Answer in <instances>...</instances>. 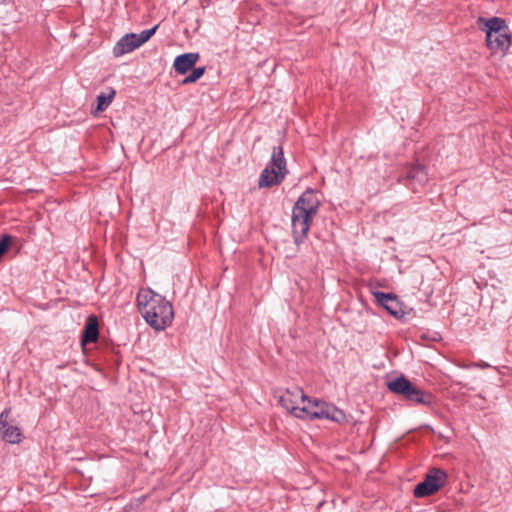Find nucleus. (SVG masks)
I'll return each mask as SVG.
<instances>
[{
    "label": "nucleus",
    "mask_w": 512,
    "mask_h": 512,
    "mask_svg": "<svg viewBox=\"0 0 512 512\" xmlns=\"http://www.w3.org/2000/svg\"><path fill=\"white\" fill-rule=\"evenodd\" d=\"M137 307L146 323L156 331H163L174 319L172 304L151 288L140 289L136 297Z\"/></svg>",
    "instance_id": "nucleus-1"
},
{
    "label": "nucleus",
    "mask_w": 512,
    "mask_h": 512,
    "mask_svg": "<svg viewBox=\"0 0 512 512\" xmlns=\"http://www.w3.org/2000/svg\"><path fill=\"white\" fill-rule=\"evenodd\" d=\"M321 205L316 191L307 188L297 199L291 216L292 236L294 243L299 246L307 239L312 221Z\"/></svg>",
    "instance_id": "nucleus-2"
},
{
    "label": "nucleus",
    "mask_w": 512,
    "mask_h": 512,
    "mask_svg": "<svg viewBox=\"0 0 512 512\" xmlns=\"http://www.w3.org/2000/svg\"><path fill=\"white\" fill-rule=\"evenodd\" d=\"M390 392L402 396L407 401L431 407L435 403L432 393L426 392L401 374L387 382Z\"/></svg>",
    "instance_id": "nucleus-3"
},
{
    "label": "nucleus",
    "mask_w": 512,
    "mask_h": 512,
    "mask_svg": "<svg viewBox=\"0 0 512 512\" xmlns=\"http://www.w3.org/2000/svg\"><path fill=\"white\" fill-rule=\"evenodd\" d=\"M288 173L282 145L274 146L270 162L259 176L258 186L260 188H270L280 185Z\"/></svg>",
    "instance_id": "nucleus-4"
},
{
    "label": "nucleus",
    "mask_w": 512,
    "mask_h": 512,
    "mask_svg": "<svg viewBox=\"0 0 512 512\" xmlns=\"http://www.w3.org/2000/svg\"><path fill=\"white\" fill-rule=\"evenodd\" d=\"M300 395L303 403L309 402L311 410V420L314 419H327L342 424L347 421L346 414L343 410L337 408L335 405L322 401L320 399H311L307 396L301 388L296 387V396Z\"/></svg>",
    "instance_id": "nucleus-5"
},
{
    "label": "nucleus",
    "mask_w": 512,
    "mask_h": 512,
    "mask_svg": "<svg viewBox=\"0 0 512 512\" xmlns=\"http://www.w3.org/2000/svg\"><path fill=\"white\" fill-rule=\"evenodd\" d=\"M447 479L448 474L445 470L433 467L428 470L424 479L414 487L413 495L416 498L431 496L446 485Z\"/></svg>",
    "instance_id": "nucleus-6"
},
{
    "label": "nucleus",
    "mask_w": 512,
    "mask_h": 512,
    "mask_svg": "<svg viewBox=\"0 0 512 512\" xmlns=\"http://www.w3.org/2000/svg\"><path fill=\"white\" fill-rule=\"evenodd\" d=\"M373 296L375 297L376 302L390 315L396 319L404 318L406 314L404 311V305L396 294L392 292L375 291L373 292Z\"/></svg>",
    "instance_id": "nucleus-7"
},
{
    "label": "nucleus",
    "mask_w": 512,
    "mask_h": 512,
    "mask_svg": "<svg viewBox=\"0 0 512 512\" xmlns=\"http://www.w3.org/2000/svg\"><path fill=\"white\" fill-rule=\"evenodd\" d=\"M477 24L479 28L486 33V38L489 40L495 33L509 31L506 21L499 17H491L489 19L479 17Z\"/></svg>",
    "instance_id": "nucleus-8"
},
{
    "label": "nucleus",
    "mask_w": 512,
    "mask_h": 512,
    "mask_svg": "<svg viewBox=\"0 0 512 512\" xmlns=\"http://www.w3.org/2000/svg\"><path fill=\"white\" fill-rule=\"evenodd\" d=\"M99 339V321L96 315L87 317L81 334V345L96 343Z\"/></svg>",
    "instance_id": "nucleus-9"
},
{
    "label": "nucleus",
    "mask_w": 512,
    "mask_h": 512,
    "mask_svg": "<svg viewBox=\"0 0 512 512\" xmlns=\"http://www.w3.org/2000/svg\"><path fill=\"white\" fill-rule=\"evenodd\" d=\"M405 178L412 183V190L417 191V187H423L428 182V173L426 167L416 163L407 168Z\"/></svg>",
    "instance_id": "nucleus-10"
},
{
    "label": "nucleus",
    "mask_w": 512,
    "mask_h": 512,
    "mask_svg": "<svg viewBox=\"0 0 512 512\" xmlns=\"http://www.w3.org/2000/svg\"><path fill=\"white\" fill-rule=\"evenodd\" d=\"M199 53L188 52L183 53L174 59L173 68L179 75H186L198 62Z\"/></svg>",
    "instance_id": "nucleus-11"
},
{
    "label": "nucleus",
    "mask_w": 512,
    "mask_h": 512,
    "mask_svg": "<svg viewBox=\"0 0 512 512\" xmlns=\"http://www.w3.org/2000/svg\"><path fill=\"white\" fill-rule=\"evenodd\" d=\"M139 42L136 38V33H128L121 37L113 47V55L120 57L126 53H130L139 48Z\"/></svg>",
    "instance_id": "nucleus-12"
},
{
    "label": "nucleus",
    "mask_w": 512,
    "mask_h": 512,
    "mask_svg": "<svg viewBox=\"0 0 512 512\" xmlns=\"http://www.w3.org/2000/svg\"><path fill=\"white\" fill-rule=\"evenodd\" d=\"M486 43L490 50L501 52L507 51L511 45V37L509 31L495 33L490 40L486 38Z\"/></svg>",
    "instance_id": "nucleus-13"
},
{
    "label": "nucleus",
    "mask_w": 512,
    "mask_h": 512,
    "mask_svg": "<svg viewBox=\"0 0 512 512\" xmlns=\"http://www.w3.org/2000/svg\"><path fill=\"white\" fill-rule=\"evenodd\" d=\"M297 398H300V395L296 396V388L294 390L286 389L279 395L278 403L292 414L296 407Z\"/></svg>",
    "instance_id": "nucleus-14"
},
{
    "label": "nucleus",
    "mask_w": 512,
    "mask_h": 512,
    "mask_svg": "<svg viewBox=\"0 0 512 512\" xmlns=\"http://www.w3.org/2000/svg\"><path fill=\"white\" fill-rule=\"evenodd\" d=\"M115 95H116V91L112 87L107 88V92H101L99 95H97V97H96V102H97L96 112L99 113V112L105 111L109 107V105L112 103Z\"/></svg>",
    "instance_id": "nucleus-15"
},
{
    "label": "nucleus",
    "mask_w": 512,
    "mask_h": 512,
    "mask_svg": "<svg viewBox=\"0 0 512 512\" xmlns=\"http://www.w3.org/2000/svg\"><path fill=\"white\" fill-rule=\"evenodd\" d=\"M4 441L10 444H16L21 441V431L17 426L8 425L0 432Z\"/></svg>",
    "instance_id": "nucleus-16"
},
{
    "label": "nucleus",
    "mask_w": 512,
    "mask_h": 512,
    "mask_svg": "<svg viewBox=\"0 0 512 512\" xmlns=\"http://www.w3.org/2000/svg\"><path fill=\"white\" fill-rule=\"evenodd\" d=\"M191 73L181 80L182 85H188L198 81L206 72L205 66L193 67Z\"/></svg>",
    "instance_id": "nucleus-17"
},
{
    "label": "nucleus",
    "mask_w": 512,
    "mask_h": 512,
    "mask_svg": "<svg viewBox=\"0 0 512 512\" xmlns=\"http://www.w3.org/2000/svg\"><path fill=\"white\" fill-rule=\"evenodd\" d=\"M159 26L160 24H156L152 28L143 30L141 33L136 34V38L137 41L139 42V45L141 46L144 43H146L156 33Z\"/></svg>",
    "instance_id": "nucleus-18"
},
{
    "label": "nucleus",
    "mask_w": 512,
    "mask_h": 512,
    "mask_svg": "<svg viewBox=\"0 0 512 512\" xmlns=\"http://www.w3.org/2000/svg\"><path fill=\"white\" fill-rule=\"evenodd\" d=\"M306 404L303 407L296 406L294 408V411L292 412V415L300 418V419H309L311 420V410L309 402H305Z\"/></svg>",
    "instance_id": "nucleus-19"
},
{
    "label": "nucleus",
    "mask_w": 512,
    "mask_h": 512,
    "mask_svg": "<svg viewBox=\"0 0 512 512\" xmlns=\"http://www.w3.org/2000/svg\"><path fill=\"white\" fill-rule=\"evenodd\" d=\"M13 241V237L9 234H4L0 238V259L9 250V247Z\"/></svg>",
    "instance_id": "nucleus-20"
},
{
    "label": "nucleus",
    "mask_w": 512,
    "mask_h": 512,
    "mask_svg": "<svg viewBox=\"0 0 512 512\" xmlns=\"http://www.w3.org/2000/svg\"><path fill=\"white\" fill-rule=\"evenodd\" d=\"M11 412L10 408L3 410L0 414V432L8 426V417Z\"/></svg>",
    "instance_id": "nucleus-21"
},
{
    "label": "nucleus",
    "mask_w": 512,
    "mask_h": 512,
    "mask_svg": "<svg viewBox=\"0 0 512 512\" xmlns=\"http://www.w3.org/2000/svg\"><path fill=\"white\" fill-rule=\"evenodd\" d=\"M332 236V233H327L326 235H324L323 237L318 235L317 237L318 238H322L323 241H328Z\"/></svg>",
    "instance_id": "nucleus-22"
},
{
    "label": "nucleus",
    "mask_w": 512,
    "mask_h": 512,
    "mask_svg": "<svg viewBox=\"0 0 512 512\" xmlns=\"http://www.w3.org/2000/svg\"><path fill=\"white\" fill-rule=\"evenodd\" d=\"M146 498H147V496H146V495H143V496H140V497L137 499V501H138V503H143V502L145 501V499H146Z\"/></svg>",
    "instance_id": "nucleus-23"
}]
</instances>
